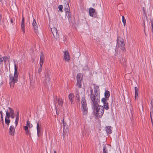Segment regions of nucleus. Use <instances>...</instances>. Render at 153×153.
I'll return each mask as SVG.
<instances>
[{
	"label": "nucleus",
	"instance_id": "nucleus-1",
	"mask_svg": "<svg viewBox=\"0 0 153 153\" xmlns=\"http://www.w3.org/2000/svg\"><path fill=\"white\" fill-rule=\"evenodd\" d=\"M97 101H91V103L93 106V111L95 115L97 118H99L103 115L104 109L102 106H100L99 105L100 101L97 99Z\"/></svg>",
	"mask_w": 153,
	"mask_h": 153
},
{
	"label": "nucleus",
	"instance_id": "nucleus-2",
	"mask_svg": "<svg viewBox=\"0 0 153 153\" xmlns=\"http://www.w3.org/2000/svg\"><path fill=\"white\" fill-rule=\"evenodd\" d=\"M14 74H10L9 75V84L11 88H13L15 83L18 81V74L17 68L15 63L14 64Z\"/></svg>",
	"mask_w": 153,
	"mask_h": 153
},
{
	"label": "nucleus",
	"instance_id": "nucleus-3",
	"mask_svg": "<svg viewBox=\"0 0 153 153\" xmlns=\"http://www.w3.org/2000/svg\"><path fill=\"white\" fill-rule=\"evenodd\" d=\"M90 92L91 93L90 98L91 101H97V99L100 101V93L99 92V87L98 86H95L94 87V94H93V91L92 88L90 87Z\"/></svg>",
	"mask_w": 153,
	"mask_h": 153
},
{
	"label": "nucleus",
	"instance_id": "nucleus-4",
	"mask_svg": "<svg viewBox=\"0 0 153 153\" xmlns=\"http://www.w3.org/2000/svg\"><path fill=\"white\" fill-rule=\"evenodd\" d=\"M117 48H118L119 50H121L123 52H125L126 51L125 45L123 42V39L121 38H118L117 42Z\"/></svg>",
	"mask_w": 153,
	"mask_h": 153
},
{
	"label": "nucleus",
	"instance_id": "nucleus-5",
	"mask_svg": "<svg viewBox=\"0 0 153 153\" xmlns=\"http://www.w3.org/2000/svg\"><path fill=\"white\" fill-rule=\"evenodd\" d=\"M42 80L44 85L48 86L50 85V74L47 72L45 74V76L43 77Z\"/></svg>",
	"mask_w": 153,
	"mask_h": 153
},
{
	"label": "nucleus",
	"instance_id": "nucleus-6",
	"mask_svg": "<svg viewBox=\"0 0 153 153\" xmlns=\"http://www.w3.org/2000/svg\"><path fill=\"white\" fill-rule=\"evenodd\" d=\"M82 109L83 115H85L86 114V102L85 97L82 98L81 100Z\"/></svg>",
	"mask_w": 153,
	"mask_h": 153
},
{
	"label": "nucleus",
	"instance_id": "nucleus-7",
	"mask_svg": "<svg viewBox=\"0 0 153 153\" xmlns=\"http://www.w3.org/2000/svg\"><path fill=\"white\" fill-rule=\"evenodd\" d=\"M14 113V110L9 107L6 111V116L8 117H10V115H12Z\"/></svg>",
	"mask_w": 153,
	"mask_h": 153
},
{
	"label": "nucleus",
	"instance_id": "nucleus-8",
	"mask_svg": "<svg viewBox=\"0 0 153 153\" xmlns=\"http://www.w3.org/2000/svg\"><path fill=\"white\" fill-rule=\"evenodd\" d=\"M108 100V99L105 98H103L101 100V101L103 104L104 108L106 110H108L109 108L108 103L107 102Z\"/></svg>",
	"mask_w": 153,
	"mask_h": 153
},
{
	"label": "nucleus",
	"instance_id": "nucleus-9",
	"mask_svg": "<svg viewBox=\"0 0 153 153\" xmlns=\"http://www.w3.org/2000/svg\"><path fill=\"white\" fill-rule=\"evenodd\" d=\"M51 32L55 39H57L59 37V34L57 33V30L55 27H53L51 29Z\"/></svg>",
	"mask_w": 153,
	"mask_h": 153
},
{
	"label": "nucleus",
	"instance_id": "nucleus-10",
	"mask_svg": "<svg viewBox=\"0 0 153 153\" xmlns=\"http://www.w3.org/2000/svg\"><path fill=\"white\" fill-rule=\"evenodd\" d=\"M37 123L36 129L37 131V135L38 137H39L41 134V132L42 130L41 127V124H39L38 122H36Z\"/></svg>",
	"mask_w": 153,
	"mask_h": 153
},
{
	"label": "nucleus",
	"instance_id": "nucleus-11",
	"mask_svg": "<svg viewBox=\"0 0 153 153\" xmlns=\"http://www.w3.org/2000/svg\"><path fill=\"white\" fill-rule=\"evenodd\" d=\"M64 59L65 61L68 62L70 59V56L68 51H65L64 52Z\"/></svg>",
	"mask_w": 153,
	"mask_h": 153
},
{
	"label": "nucleus",
	"instance_id": "nucleus-12",
	"mask_svg": "<svg viewBox=\"0 0 153 153\" xmlns=\"http://www.w3.org/2000/svg\"><path fill=\"white\" fill-rule=\"evenodd\" d=\"M95 13V10L92 7H90L89 9V15L91 17L96 18L97 16L94 15Z\"/></svg>",
	"mask_w": 153,
	"mask_h": 153
},
{
	"label": "nucleus",
	"instance_id": "nucleus-13",
	"mask_svg": "<svg viewBox=\"0 0 153 153\" xmlns=\"http://www.w3.org/2000/svg\"><path fill=\"white\" fill-rule=\"evenodd\" d=\"M9 134L12 136H13L15 134V127L13 126H10L9 129Z\"/></svg>",
	"mask_w": 153,
	"mask_h": 153
},
{
	"label": "nucleus",
	"instance_id": "nucleus-14",
	"mask_svg": "<svg viewBox=\"0 0 153 153\" xmlns=\"http://www.w3.org/2000/svg\"><path fill=\"white\" fill-rule=\"evenodd\" d=\"M63 3L64 4V9L65 11H69L70 7L68 1L66 0H65L63 1Z\"/></svg>",
	"mask_w": 153,
	"mask_h": 153
},
{
	"label": "nucleus",
	"instance_id": "nucleus-15",
	"mask_svg": "<svg viewBox=\"0 0 153 153\" xmlns=\"http://www.w3.org/2000/svg\"><path fill=\"white\" fill-rule=\"evenodd\" d=\"M32 25L35 32L37 33H38V25L34 19H33Z\"/></svg>",
	"mask_w": 153,
	"mask_h": 153
},
{
	"label": "nucleus",
	"instance_id": "nucleus-16",
	"mask_svg": "<svg viewBox=\"0 0 153 153\" xmlns=\"http://www.w3.org/2000/svg\"><path fill=\"white\" fill-rule=\"evenodd\" d=\"M45 57L43 53L42 52L41 53V55L40 56V61H39V65L40 66L42 65L44 61Z\"/></svg>",
	"mask_w": 153,
	"mask_h": 153
},
{
	"label": "nucleus",
	"instance_id": "nucleus-17",
	"mask_svg": "<svg viewBox=\"0 0 153 153\" xmlns=\"http://www.w3.org/2000/svg\"><path fill=\"white\" fill-rule=\"evenodd\" d=\"M9 59V56H6L2 57L0 58V62L1 63L4 61L5 64H6L7 60H8Z\"/></svg>",
	"mask_w": 153,
	"mask_h": 153
},
{
	"label": "nucleus",
	"instance_id": "nucleus-18",
	"mask_svg": "<svg viewBox=\"0 0 153 153\" xmlns=\"http://www.w3.org/2000/svg\"><path fill=\"white\" fill-rule=\"evenodd\" d=\"M23 128L25 131L26 134L30 137V130L27 128V126H24Z\"/></svg>",
	"mask_w": 153,
	"mask_h": 153
},
{
	"label": "nucleus",
	"instance_id": "nucleus-19",
	"mask_svg": "<svg viewBox=\"0 0 153 153\" xmlns=\"http://www.w3.org/2000/svg\"><path fill=\"white\" fill-rule=\"evenodd\" d=\"M74 95L72 93H71L69 94L68 96V98L70 101L71 102V103L72 104H73L74 103L73 99L74 98Z\"/></svg>",
	"mask_w": 153,
	"mask_h": 153
},
{
	"label": "nucleus",
	"instance_id": "nucleus-20",
	"mask_svg": "<svg viewBox=\"0 0 153 153\" xmlns=\"http://www.w3.org/2000/svg\"><path fill=\"white\" fill-rule=\"evenodd\" d=\"M19 112H18L17 113L16 117V119L15 122V126L16 127L17 125L19 120Z\"/></svg>",
	"mask_w": 153,
	"mask_h": 153
},
{
	"label": "nucleus",
	"instance_id": "nucleus-21",
	"mask_svg": "<svg viewBox=\"0 0 153 153\" xmlns=\"http://www.w3.org/2000/svg\"><path fill=\"white\" fill-rule=\"evenodd\" d=\"M59 106H62L63 103V100L62 98H59L57 100Z\"/></svg>",
	"mask_w": 153,
	"mask_h": 153
},
{
	"label": "nucleus",
	"instance_id": "nucleus-22",
	"mask_svg": "<svg viewBox=\"0 0 153 153\" xmlns=\"http://www.w3.org/2000/svg\"><path fill=\"white\" fill-rule=\"evenodd\" d=\"M65 12L66 16H67L68 19L69 20L71 18V14L70 13V10H69V11H66Z\"/></svg>",
	"mask_w": 153,
	"mask_h": 153
},
{
	"label": "nucleus",
	"instance_id": "nucleus-23",
	"mask_svg": "<svg viewBox=\"0 0 153 153\" xmlns=\"http://www.w3.org/2000/svg\"><path fill=\"white\" fill-rule=\"evenodd\" d=\"M77 81H81L82 80V75L80 74H78L77 75Z\"/></svg>",
	"mask_w": 153,
	"mask_h": 153
},
{
	"label": "nucleus",
	"instance_id": "nucleus-24",
	"mask_svg": "<svg viewBox=\"0 0 153 153\" xmlns=\"http://www.w3.org/2000/svg\"><path fill=\"white\" fill-rule=\"evenodd\" d=\"M135 90V98L136 100L138 97V89L137 87L134 88Z\"/></svg>",
	"mask_w": 153,
	"mask_h": 153
},
{
	"label": "nucleus",
	"instance_id": "nucleus-25",
	"mask_svg": "<svg viewBox=\"0 0 153 153\" xmlns=\"http://www.w3.org/2000/svg\"><path fill=\"white\" fill-rule=\"evenodd\" d=\"M27 126L28 128H31L33 127V125L30 123V122L28 120L26 123V126Z\"/></svg>",
	"mask_w": 153,
	"mask_h": 153
},
{
	"label": "nucleus",
	"instance_id": "nucleus-26",
	"mask_svg": "<svg viewBox=\"0 0 153 153\" xmlns=\"http://www.w3.org/2000/svg\"><path fill=\"white\" fill-rule=\"evenodd\" d=\"M111 127L110 126H108L106 127V131L108 134H110L112 132V131L111 129Z\"/></svg>",
	"mask_w": 153,
	"mask_h": 153
},
{
	"label": "nucleus",
	"instance_id": "nucleus-27",
	"mask_svg": "<svg viewBox=\"0 0 153 153\" xmlns=\"http://www.w3.org/2000/svg\"><path fill=\"white\" fill-rule=\"evenodd\" d=\"M105 98L108 99L110 96V93L108 91H106L105 92Z\"/></svg>",
	"mask_w": 153,
	"mask_h": 153
},
{
	"label": "nucleus",
	"instance_id": "nucleus-28",
	"mask_svg": "<svg viewBox=\"0 0 153 153\" xmlns=\"http://www.w3.org/2000/svg\"><path fill=\"white\" fill-rule=\"evenodd\" d=\"M10 117H8L5 116V122L6 124L7 125H9V123L10 122Z\"/></svg>",
	"mask_w": 153,
	"mask_h": 153
},
{
	"label": "nucleus",
	"instance_id": "nucleus-29",
	"mask_svg": "<svg viewBox=\"0 0 153 153\" xmlns=\"http://www.w3.org/2000/svg\"><path fill=\"white\" fill-rule=\"evenodd\" d=\"M21 28L24 33L25 31V26L24 24H21Z\"/></svg>",
	"mask_w": 153,
	"mask_h": 153
},
{
	"label": "nucleus",
	"instance_id": "nucleus-30",
	"mask_svg": "<svg viewBox=\"0 0 153 153\" xmlns=\"http://www.w3.org/2000/svg\"><path fill=\"white\" fill-rule=\"evenodd\" d=\"M75 94L76 97L78 98V100H79V90L77 89H76Z\"/></svg>",
	"mask_w": 153,
	"mask_h": 153
},
{
	"label": "nucleus",
	"instance_id": "nucleus-31",
	"mask_svg": "<svg viewBox=\"0 0 153 153\" xmlns=\"http://www.w3.org/2000/svg\"><path fill=\"white\" fill-rule=\"evenodd\" d=\"M122 22L123 23V25L124 26H125L126 23V19H125V17L124 16H122Z\"/></svg>",
	"mask_w": 153,
	"mask_h": 153
},
{
	"label": "nucleus",
	"instance_id": "nucleus-32",
	"mask_svg": "<svg viewBox=\"0 0 153 153\" xmlns=\"http://www.w3.org/2000/svg\"><path fill=\"white\" fill-rule=\"evenodd\" d=\"M81 82V81H77L76 85L79 88H80L81 87L82 85Z\"/></svg>",
	"mask_w": 153,
	"mask_h": 153
},
{
	"label": "nucleus",
	"instance_id": "nucleus-33",
	"mask_svg": "<svg viewBox=\"0 0 153 153\" xmlns=\"http://www.w3.org/2000/svg\"><path fill=\"white\" fill-rule=\"evenodd\" d=\"M107 150L106 149L105 146H104L103 147V153H107Z\"/></svg>",
	"mask_w": 153,
	"mask_h": 153
},
{
	"label": "nucleus",
	"instance_id": "nucleus-34",
	"mask_svg": "<svg viewBox=\"0 0 153 153\" xmlns=\"http://www.w3.org/2000/svg\"><path fill=\"white\" fill-rule=\"evenodd\" d=\"M42 66H40L39 67V68L38 69V72L39 73H40L41 72L42 70Z\"/></svg>",
	"mask_w": 153,
	"mask_h": 153
},
{
	"label": "nucleus",
	"instance_id": "nucleus-35",
	"mask_svg": "<svg viewBox=\"0 0 153 153\" xmlns=\"http://www.w3.org/2000/svg\"><path fill=\"white\" fill-rule=\"evenodd\" d=\"M59 10L61 11H62V9L63 8V6L62 5H59L58 7Z\"/></svg>",
	"mask_w": 153,
	"mask_h": 153
},
{
	"label": "nucleus",
	"instance_id": "nucleus-36",
	"mask_svg": "<svg viewBox=\"0 0 153 153\" xmlns=\"http://www.w3.org/2000/svg\"><path fill=\"white\" fill-rule=\"evenodd\" d=\"M25 23V19L24 17H22V19L21 21V24H24Z\"/></svg>",
	"mask_w": 153,
	"mask_h": 153
},
{
	"label": "nucleus",
	"instance_id": "nucleus-37",
	"mask_svg": "<svg viewBox=\"0 0 153 153\" xmlns=\"http://www.w3.org/2000/svg\"><path fill=\"white\" fill-rule=\"evenodd\" d=\"M15 113H14L12 115H10V117H11L12 119H13L15 118Z\"/></svg>",
	"mask_w": 153,
	"mask_h": 153
},
{
	"label": "nucleus",
	"instance_id": "nucleus-38",
	"mask_svg": "<svg viewBox=\"0 0 153 153\" xmlns=\"http://www.w3.org/2000/svg\"><path fill=\"white\" fill-rule=\"evenodd\" d=\"M151 108H152V110H153V100H151Z\"/></svg>",
	"mask_w": 153,
	"mask_h": 153
},
{
	"label": "nucleus",
	"instance_id": "nucleus-39",
	"mask_svg": "<svg viewBox=\"0 0 153 153\" xmlns=\"http://www.w3.org/2000/svg\"><path fill=\"white\" fill-rule=\"evenodd\" d=\"M55 109H56V112H57V109L58 108V107L56 105H55Z\"/></svg>",
	"mask_w": 153,
	"mask_h": 153
},
{
	"label": "nucleus",
	"instance_id": "nucleus-40",
	"mask_svg": "<svg viewBox=\"0 0 153 153\" xmlns=\"http://www.w3.org/2000/svg\"><path fill=\"white\" fill-rule=\"evenodd\" d=\"M63 123V125L64 126H65V124H66L65 123L64 121V119H63L62 120Z\"/></svg>",
	"mask_w": 153,
	"mask_h": 153
},
{
	"label": "nucleus",
	"instance_id": "nucleus-41",
	"mask_svg": "<svg viewBox=\"0 0 153 153\" xmlns=\"http://www.w3.org/2000/svg\"><path fill=\"white\" fill-rule=\"evenodd\" d=\"M152 32H153V22L152 23Z\"/></svg>",
	"mask_w": 153,
	"mask_h": 153
},
{
	"label": "nucleus",
	"instance_id": "nucleus-42",
	"mask_svg": "<svg viewBox=\"0 0 153 153\" xmlns=\"http://www.w3.org/2000/svg\"><path fill=\"white\" fill-rule=\"evenodd\" d=\"M3 112L2 111H0V114L1 115H2Z\"/></svg>",
	"mask_w": 153,
	"mask_h": 153
},
{
	"label": "nucleus",
	"instance_id": "nucleus-43",
	"mask_svg": "<svg viewBox=\"0 0 153 153\" xmlns=\"http://www.w3.org/2000/svg\"><path fill=\"white\" fill-rule=\"evenodd\" d=\"M1 119L3 120V116H2V115H1Z\"/></svg>",
	"mask_w": 153,
	"mask_h": 153
},
{
	"label": "nucleus",
	"instance_id": "nucleus-44",
	"mask_svg": "<svg viewBox=\"0 0 153 153\" xmlns=\"http://www.w3.org/2000/svg\"><path fill=\"white\" fill-rule=\"evenodd\" d=\"M10 22H11V23H12L13 22V20L12 19H11L10 20Z\"/></svg>",
	"mask_w": 153,
	"mask_h": 153
},
{
	"label": "nucleus",
	"instance_id": "nucleus-45",
	"mask_svg": "<svg viewBox=\"0 0 153 153\" xmlns=\"http://www.w3.org/2000/svg\"><path fill=\"white\" fill-rule=\"evenodd\" d=\"M1 16L0 15V22L1 21Z\"/></svg>",
	"mask_w": 153,
	"mask_h": 153
},
{
	"label": "nucleus",
	"instance_id": "nucleus-46",
	"mask_svg": "<svg viewBox=\"0 0 153 153\" xmlns=\"http://www.w3.org/2000/svg\"><path fill=\"white\" fill-rule=\"evenodd\" d=\"M56 153V151H55L54 152V153Z\"/></svg>",
	"mask_w": 153,
	"mask_h": 153
},
{
	"label": "nucleus",
	"instance_id": "nucleus-47",
	"mask_svg": "<svg viewBox=\"0 0 153 153\" xmlns=\"http://www.w3.org/2000/svg\"><path fill=\"white\" fill-rule=\"evenodd\" d=\"M2 0H0V1H1Z\"/></svg>",
	"mask_w": 153,
	"mask_h": 153
}]
</instances>
